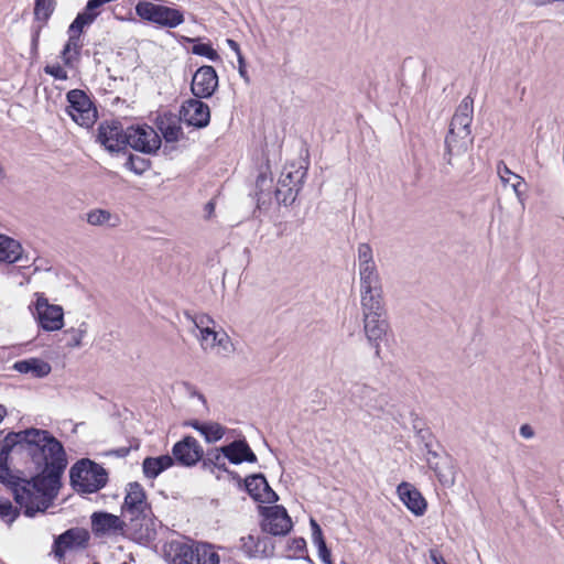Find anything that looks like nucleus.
<instances>
[{
  "label": "nucleus",
  "instance_id": "f257e3e1",
  "mask_svg": "<svg viewBox=\"0 0 564 564\" xmlns=\"http://www.w3.org/2000/svg\"><path fill=\"white\" fill-rule=\"evenodd\" d=\"M18 434L20 453L25 452L35 466L31 481L43 487L50 494L48 498L55 500L68 465L63 443L50 431L33 426L18 431Z\"/></svg>",
  "mask_w": 564,
  "mask_h": 564
},
{
  "label": "nucleus",
  "instance_id": "f03ea898",
  "mask_svg": "<svg viewBox=\"0 0 564 564\" xmlns=\"http://www.w3.org/2000/svg\"><path fill=\"white\" fill-rule=\"evenodd\" d=\"M359 275L364 330L369 345L375 348V356L380 358V343L390 327L383 302L381 279L376 264L360 267Z\"/></svg>",
  "mask_w": 564,
  "mask_h": 564
},
{
  "label": "nucleus",
  "instance_id": "7ed1b4c3",
  "mask_svg": "<svg viewBox=\"0 0 564 564\" xmlns=\"http://www.w3.org/2000/svg\"><path fill=\"white\" fill-rule=\"evenodd\" d=\"M0 484L11 491L14 502L23 509L26 518L44 513L54 503V499L48 498L50 494L31 481V477L13 474L9 460L0 459Z\"/></svg>",
  "mask_w": 564,
  "mask_h": 564
},
{
  "label": "nucleus",
  "instance_id": "20e7f679",
  "mask_svg": "<svg viewBox=\"0 0 564 564\" xmlns=\"http://www.w3.org/2000/svg\"><path fill=\"white\" fill-rule=\"evenodd\" d=\"M108 481V470L90 458H80L69 468V484L79 495L98 492Z\"/></svg>",
  "mask_w": 564,
  "mask_h": 564
},
{
  "label": "nucleus",
  "instance_id": "39448f33",
  "mask_svg": "<svg viewBox=\"0 0 564 564\" xmlns=\"http://www.w3.org/2000/svg\"><path fill=\"white\" fill-rule=\"evenodd\" d=\"M172 564H218L219 555L207 543L187 544L172 541L164 550Z\"/></svg>",
  "mask_w": 564,
  "mask_h": 564
},
{
  "label": "nucleus",
  "instance_id": "423d86ee",
  "mask_svg": "<svg viewBox=\"0 0 564 564\" xmlns=\"http://www.w3.org/2000/svg\"><path fill=\"white\" fill-rule=\"evenodd\" d=\"M134 11L142 21L161 29H174L185 21L183 10L145 0H140Z\"/></svg>",
  "mask_w": 564,
  "mask_h": 564
},
{
  "label": "nucleus",
  "instance_id": "0eeeda50",
  "mask_svg": "<svg viewBox=\"0 0 564 564\" xmlns=\"http://www.w3.org/2000/svg\"><path fill=\"white\" fill-rule=\"evenodd\" d=\"M66 100L68 106L65 111L73 121L83 128H93L98 112L87 93L78 88L70 89L66 93Z\"/></svg>",
  "mask_w": 564,
  "mask_h": 564
},
{
  "label": "nucleus",
  "instance_id": "6e6552de",
  "mask_svg": "<svg viewBox=\"0 0 564 564\" xmlns=\"http://www.w3.org/2000/svg\"><path fill=\"white\" fill-rule=\"evenodd\" d=\"M128 128L119 119L102 120L98 123L96 142L110 154H126Z\"/></svg>",
  "mask_w": 564,
  "mask_h": 564
},
{
  "label": "nucleus",
  "instance_id": "1a4fd4ad",
  "mask_svg": "<svg viewBox=\"0 0 564 564\" xmlns=\"http://www.w3.org/2000/svg\"><path fill=\"white\" fill-rule=\"evenodd\" d=\"M307 174V167L295 166L284 167L278 181L274 196L280 205L285 207L293 205L299 193L303 188L304 180Z\"/></svg>",
  "mask_w": 564,
  "mask_h": 564
},
{
  "label": "nucleus",
  "instance_id": "9d476101",
  "mask_svg": "<svg viewBox=\"0 0 564 564\" xmlns=\"http://www.w3.org/2000/svg\"><path fill=\"white\" fill-rule=\"evenodd\" d=\"M258 509L261 516V533L285 536L292 531L293 522L284 506H259Z\"/></svg>",
  "mask_w": 564,
  "mask_h": 564
},
{
  "label": "nucleus",
  "instance_id": "9b49d317",
  "mask_svg": "<svg viewBox=\"0 0 564 564\" xmlns=\"http://www.w3.org/2000/svg\"><path fill=\"white\" fill-rule=\"evenodd\" d=\"M127 137H129L127 149L131 148L142 154L155 155L162 145L161 137L147 123L129 126Z\"/></svg>",
  "mask_w": 564,
  "mask_h": 564
},
{
  "label": "nucleus",
  "instance_id": "f8f14e48",
  "mask_svg": "<svg viewBox=\"0 0 564 564\" xmlns=\"http://www.w3.org/2000/svg\"><path fill=\"white\" fill-rule=\"evenodd\" d=\"M33 315L39 328L44 332H56L64 326L63 307L57 304H50L44 294L36 293Z\"/></svg>",
  "mask_w": 564,
  "mask_h": 564
},
{
  "label": "nucleus",
  "instance_id": "ddd939ff",
  "mask_svg": "<svg viewBox=\"0 0 564 564\" xmlns=\"http://www.w3.org/2000/svg\"><path fill=\"white\" fill-rule=\"evenodd\" d=\"M89 541L88 530L79 527L69 528L54 536L52 554L58 562H62L67 551L84 550L88 546Z\"/></svg>",
  "mask_w": 564,
  "mask_h": 564
},
{
  "label": "nucleus",
  "instance_id": "4468645a",
  "mask_svg": "<svg viewBox=\"0 0 564 564\" xmlns=\"http://www.w3.org/2000/svg\"><path fill=\"white\" fill-rule=\"evenodd\" d=\"M437 446L443 448L438 443ZM426 462L442 486L452 487L455 484L457 467L454 457L449 453L445 449L441 452L430 451V454L426 455Z\"/></svg>",
  "mask_w": 564,
  "mask_h": 564
},
{
  "label": "nucleus",
  "instance_id": "2eb2a0df",
  "mask_svg": "<svg viewBox=\"0 0 564 564\" xmlns=\"http://www.w3.org/2000/svg\"><path fill=\"white\" fill-rule=\"evenodd\" d=\"M203 456L204 448L192 435H185L172 447L171 457L174 459V465L191 468L200 463Z\"/></svg>",
  "mask_w": 564,
  "mask_h": 564
},
{
  "label": "nucleus",
  "instance_id": "dca6fc26",
  "mask_svg": "<svg viewBox=\"0 0 564 564\" xmlns=\"http://www.w3.org/2000/svg\"><path fill=\"white\" fill-rule=\"evenodd\" d=\"M219 87L217 70L212 65L199 66L192 76L191 93L193 97L212 98Z\"/></svg>",
  "mask_w": 564,
  "mask_h": 564
},
{
  "label": "nucleus",
  "instance_id": "f3484780",
  "mask_svg": "<svg viewBox=\"0 0 564 564\" xmlns=\"http://www.w3.org/2000/svg\"><path fill=\"white\" fill-rule=\"evenodd\" d=\"M204 98H188L180 107L183 123L195 129H204L210 123V108L203 101Z\"/></svg>",
  "mask_w": 564,
  "mask_h": 564
},
{
  "label": "nucleus",
  "instance_id": "a211bd4d",
  "mask_svg": "<svg viewBox=\"0 0 564 564\" xmlns=\"http://www.w3.org/2000/svg\"><path fill=\"white\" fill-rule=\"evenodd\" d=\"M161 525L162 522L154 516L153 511L132 516L129 522L132 540L141 545H148L155 541L156 529Z\"/></svg>",
  "mask_w": 564,
  "mask_h": 564
},
{
  "label": "nucleus",
  "instance_id": "6ab92c4d",
  "mask_svg": "<svg viewBox=\"0 0 564 564\" xmlns=\"http://www.w3.org/2000/svg\"><path fill=\"white\" fill-rule=\"evenodd\" d=\"M56 6V0H34V21L37 25L31 28V58L35 59L39 55V43L42 29L47 24Z\"/></svg>",
  "mask_w": 564,
  "mask_h": 564
},
{
  "label": "nucleus",
  "instance_id": "aec40b11",
  "mask_svg": "<svg viewBox=\"0 0 564 564\" xmlns=\"http://www.w3.org/2000/svg\"><path fill=\"white\" fill-rule=\"evenodd\" d=\"M152 507L147 501V494L142 485L138 481H132L127 485L126 496L121 506V513H129L131 516L151 513Z\"/></svg>",
  "mask_w": 564,
  "mask_h": 564
},
{
  "label": "nucleus",
  "instance_id": "412c9836",
  "mask_svg": "<svg viewBox=\"0 0 564 564\" xmlns=\"http://www.w3.org/2000/svg\"><path fill=\"white\" fill-rule=\"evenodd\" d=\"M91 531L96 536L123 532L128 524L116 514L107 511H95L90 516Z\"/></svg>",
  "mask_w": 564,
  "mask_h": 564
},
{
  "label": "nucleus",
  "instance_id": "4be33fe9",
  "mask_svg": "<svg viewBox=\"0 0 564 564\" xmlns=\"http://www.w3.org/2000/svg\"><path fill=\"white\" fill-rule=\"evenodd\" d=\"M220 452H223L227 460L232 465H240L242 463L254 464L258 462L256 453L252 451L245 436H240L221 445Z\"/></svg>",
  "mask_w": 564,
  "mask_h": 564
},
{
  "label": "nucleus",
  "instance_id": "5701e85b",
  "mask_svg": "<svg viewBox=\"0 0 564 564\" xmlns=\"http://www.w3.org/2000/svg\"><path fill=\"white\" fill-rule=\"evenodd\" d=\"M397 494L402 503L413 516L422 517L426 512L427 501L414 485L402 481L397 487Z\"/></svg>",
  "mask_w": 564,
  "mask_h": 564
},
{
  "label": "nucleus",
  "instance_id": "b1692460",
  "mask_svg": "<svg viewBox=\"0 0 564 564\" xmlns=\"http://www.w3.org/2000/svg\"><path fill=\"white\" fill-rule=\"evenodd\" d=\"M181 122H183L182 115L172 111H165L154 120L158 130L162 134L161 139L163 138L166 143H175L183 138Z\"/></svg>",
  "mask_w": 564,
  "mask_h": 564
},
{
  "label": "nucleus",
  "instance_id": "393cba45",
  "mask_svg": "<svg viewBox=\"0 0 564 564\" xmlns=\"http://www.w3.org/2000/svg\"><path fill=\"white\" fill-rule=\"evenodd\" d=\"M473 113L474 98L468 95L458 105L449 123L451 127L457 128V130L463 132L462 139L467 138L471 133L470 124L473 122Z\"/></svg>",
  "mask_w": 564,
  "mask_h": 564
},
{
  "label": "nucleus",
  "instance_id": "a878e982",
  "mask_svg": "<svg viewBox=\"0 0 564 564\" xmlns=\"http://www.w3.org/2000/svg\"><path fill=\"white\" fill-rule=\"evenodd\" d=\"M226 456L220 452L219 447H213L209 448L206 454L204 453V456L200 460V468L203 470H208L212 474L215 473V469L219 471H224L228 475L229 479H238L239 474L235 470H231L228 468V466L225 463Z\"/></svg>",
  "mask_w": 564,
  "mask_h": 564
},
{
  "label": "nucleus",
  "instance_id": "bb28decb",
  "mask_svg": "<svg viewBox=\"0 0 564 564\" xmlns=\"http://www.w3.org/2000/svg\"><path fill=\"white\" fill-rule=\"evenodd\" d=\"M172 466H174V459L170 454L147 456L142 462V471L145 478L155 479Z\"/></svg>",
  "mask_w": 564,
  "mask_h": 564
},
{
  "label": "nucleus",
  "instance_id": "cd10ccee",
  "mask_svg": "<svg viewBox=\"0 0 564 564\" xmlns=\"http://www.w3.org/2000/svg\"><path fill=\"white\" fill-rule=\"evenodd\" d=\"M13 369L20 373H31L34 378H44L52 371L47 361L35 357L15 361Z\"/></svg>",
  "mask_w": 564,
  "mask_h": 564
},
{
  "label": "nucleus",
  "instance_id": "c85d7f7f",
  "mask_svg": "<svg viewBox=\"0 0 564 564\" xmlns=\"http://www.w3.org/2000/svg\"><path fill=\"white\" fill-rule=\"evenodd\" d=\"M240 491H245L254 502H262V494L260 492L261 481H265L263 473L250 474L245 478L239 475L238 479H232Z\"/></svg>",
  "mask_w": 564,
  "mask_h": 564
},
{
  "label": "nucleus",
  "instance_id": "c756f323",
  "mask_svg": "<svg viewBox=\"0 0 564 564\" xmlns=\"http://www.w3.org/2000/svg\"><path fill=\"white\" fill-rule=\"evenodd\" d=\"M24 259L21 243L3 234H0V262L14 263Z\"/></svg>",
  "mask_w": 564,
  "mask_h": 564
},
{
  "label": "nucleus",
  "instance_id": "7c9ffc66",
  "mask_svg": "<svg viewBox=\"0 0 564 564\" xmlns=\"http://www.w3.org/2000/svg\"><path fill=\"white\" fill-rule=\"evenodd\" d=\"M310 525L312 530V541L314 545L317 547L319 560L324 564H333L332 550L328 547L326 543V539L324 536V532L321 525L314 518L310 519Z\"/></svg>",
  "mask_w": 564,
  "mask_h": 564
},
{
  "label": "nucleus",
  "instance_id": "2f4dec72",
  "mask_svg": "<svg viewBox=\"0 0 564 564\" xmlns=\"http://www.w3.org/2000/svg\"><path fill=\"white\" fill-rule=\"evenodd\" d=\"M270 166L269 163L265 164V170H261L257 176L256 180V199H257V207L259 209L262 208V206L270 203L271 196L270 192L268 189L271 187L272 177L268 176V173H270Z\"/></svg>",
  "mask_w": 564,
  "mask_h": 564
},
{
  "label": "nucleus",
  "instance_id": "473e14b6",
  "mask_svg": "<svg viewBox=\"0 0 564 564\" xmlns=\"http://www.w3.org/2000/svg\"><path fill=\"white\" fill-rule=\"evenodd\" d=\"M185 40L186 42L193 43L191 52L194 55L206 57L212 62H219L221 59L210 42H203L199 37H185Z\"/></svg>",
  "mask_w": 564,
  "mask_h": 564
},
{
  "label": "nucleus",
  "instance_id": "72a5a7b5",
  "mask_svg": "<svg viewBox=\"0 0 564 564\" xmlns=\"http://www.w3.org/2000/svg\"><path fill=\"white\" fill-rule=\"evenodd\" d=\"M204 318L209 319L208 316L203 315L199 317V321H197V319L193 321L195 326L197 328H199V330H200L202 346H204V348H206V346L214 347L216 345H221L224 337H227V335L223 334L220 336L219 333L215 332L214 329H212L209 327H200V325L204 324Z\"/></svg>",
  "mask_w": 564,
  "mask_h": 564
},
{
  "label": "nucleus",
  "instance_id": "f704fd0d",
  "mask_svg": "<svg viewBox=\"0 0 564 564\" xmlns=\"http://www.w3.org/2000/svg\"><path fill=\"white\" fill-rule=\"evenodd\" d=\"M227 429L218 422L205 421L203 426L199 429V434L204 437L208 444L220 441L226 434Z\"/></svg>",
  "mask_w": 564,
  "mask_h": 564
},
{
  "label": "nucleus",
  "instance_id": "c9c22d12",
  "mask_svg": "<svg viewBox=\"0 0 564 564\" xmlns=\"http://www.w3.org/2000/svg\"><path fill=\"white\" fill-rule=\"evenodd\" d=\"M20 453V441L18 431H10L0 443V459L11 462V453Z\"/></svg>",
  "mask_w": 564,
  "mask_h": 564
},
{
  "label": "nucleus",
  "instance_id": "e433bc0d",
  "mask_svg": "<svg viewBox=\"0 0 564 564\" xmlns=\"http://www.w3.org/2000/svg\"><path fill=\"white\" fill-rule=\"evenodd\" d=\"M127 161L124 167L135 175H143L148 170L151 169L152 162L150 159H145L133 154L127 150Z\"/></svg>",
  "mask_w": 564,
  "mask_h": 564
},
{
  "label": "nucleus",
  "instance_id": "4c0bfd02",
  "mask_svg": "<svg viewBox=\"0 0 564 564\" xmlns=\"http://www.w3.org/2000/svg\"><path fill=\"white\" fill-rule=\"evenodd\" d=\"M104 4L98 2L97 0H88L85 8L77 13L76 18L79 22L84 23V25L89 26L95 22V20L100 14V8Z\"/></svg>",
  "mask_w": 564,
  "mask_h": 564
},
{
  "label": "nucleus",
  "instance_id": "58836bf2",
  "mask_svg": "<svg viewBox=\"0 0 564 564\" xmlns=\"http://www.w3.org/2000/svg\"><path fill=\"white\" fill-rule=\"evenodd\" d=\"M23 509L14 507L8 498L0 497V519L10 527L21 514Z\"/></svg>",
  "mask_w": 564,
  "mask_h": 564
},
{
  "label": "nucleus",
  "instance_id": "ea45409f",
  "mask_svg": "<svg viewBox=\"0 0 564 564\" xmlns=\"http://www.w3.org/2000/svg\"><path fill=\"white\" fill-rule=\"evenodd\" d=\"M88 324L86 322H82L78 328L70 327L64 330V335L68 337L66 341V346L68 348H75L82 346V339L87 334Z\"/></svg>",
  "mask_w": 564,
  "mask_h": 564
},
{
  "label": "nucleus",
  "instance_id": "a19ab883",
  "mask_svg": "<svg viewBox=\"0 0 564 564\" xmlns=\"http://www.w3.org/2000/svg\"><path fill=\"white\" fill-rule=\"evenodd\" d=\"M258 549H256L257 557H269L274 555V542L272 535L258 532Z\"/></svg>",
  "mask_w": 564,
  "mask_h": 564
},
{
  "label": "nucleus",
  "instance_id": "79ce46f5",
  "mask_svg": "<svg viewBox=\"0 0 564 564\" xmlns=\"http://www.w3.org/2000/svg\"><path fill=\"white\" fill-rule=\"evenodd\" d=\"M307 547L306 541L302 536L293 538L286 541L285 551L288 554L285 556L290 558H296L300 553H303Z\"/></svg>",
  "mask_w": 564,
  "mask_h": 564
},
{
  "label": "nucleus",
  "instance_id": "37998d69",
  "mask_svg": "<svg viewBox=\"0 0 564 564\" xmlns=\"http://www.w3.org/2000/svg\"><path fill=\"white\" fill-rule=\"evenodd\" d=\"M258 532L250 533L240 539V549L248 557H257L256 549H258Z\"/></svg>",
  "mask_w": 564,
  "mask_h": 564
},
{
  "label": "nucleus",
  "instance_id": "c03bdc74",
  "mask_svg": "<svg viewBox=\"0 0 564 564\" xmlns=\"http://www.w3.org/2000/svg\"><path fill=\"white\" fill-rule=\"evenodd\" d=\"M358 260L359 268L368 265H375L372 249L369 243H359L358 246Z\"/></svg>",
  "mask_w": 564,
  "mask_h": 564
},
{
  "label": "nucleus",
  "instance_id": "a18cd8bd",
  "mask_svg": "<svg viewBox=\"0 0 564 564\" xmlns=\"http://www.w3.org/2000/svg\"><path fill=\"white\" fill-rule=\"evenodd\" d=\"M111 217V214L104 209H96L87 215V221L90 225L99 226L106 224Z\"/></svg>",
  "mask_w": 564,
  "mask_h": 564
},
{
  "label": "nucleus",
  "instance_id": "49530a36",
  "mask_svg": "<svg viewBox=\"0 0 564 564\" xmlns=\"http://www.w3.org/2000/svg\"><path fill=\"white\" fill-rule=\"evenodd\" d=\"M139 447H140L139 440L132 438L130 446H123V447L110 449L109 452H107V455L116 456L119 458H124L130 454L131 449H138Z\"/></svg>",
  "mask_w": 564,
  "mask_h": 564
},
{
  "label": "nucleus",
  "instance_id": "de8ad7c7",
  "mask_svg": "<svg viewBox=\"0 0 564 564\" xmlns=\"http://www.w3.org/2000/svg\"><path fill=\"white\" fill-rule=\"evenodd\" d=\"M45 74L52 76L54 79L57 80H66L68 79L67 72L58 64H52L46 65L44 67Z\"/></svg>",
  "mask_w": 564,
  "mask_h": 564
},
{
  "label": "nucleus",
  "instance_id": "09e8293b",
  "mask_svg": "<svg viewBox=\"0 0 564 564\" xmlns=\"http://www.w3.org/2000/svg\"><path fill=\"white\" fill-rule=\"evenodd\" d=\"M456 129L457 128H453L449 126L448 132L445 137L444 145L448 153L451 152V149L457 148L458 138L462 139L463 135V132H460L459 130H457L456 132Z\"/></svg>",
  "mask_w": 564,
  "mask_h": 564
},
{
  "label": "nucleus",
  "instance_id": "8fccbe9b",
  "mask_svg": "<svg viewBox=\"0 0 564 564\" xmlns=\"http://www.w3.org/2000/svg\"><path fill=\"white\" fill-rule=\"evenodd\" d=\"M262 484V502L261 503H272L275 505L279 501V495L271 488L268 479L265 481H261Z\"/></svg>",
  "mask_w": 564,
  "mask_h": 564
},
{
  "label": "nucleus",
  "instance_id": "3c124183",
  "mask_svg": "<svg viewBox=\"0 0 564 564\" xmlns=\"http://www.w3.org/2000/svg\"><path fill=\"white\" fill-rule=\"evenodd\" d=\"M415 436L424 444V448L426 449V455L430 454V451H435L433 448V444H432V440H433L434 435L431 432L430 427H425L421 431H417V433H415Z\"/></svg>",
  "mask_w": 564,
  "mask_h": 564
},
{
  "label": "nucleus",
  "instance_id": "603ef678",
  "mask_svg": "<svg viewBox=\"0 0 564 564\" xmlns=\"http://www.w3.org/2000/svg\"><path fill=\"white\" fill-rule=\"evenodd\" d=\"M59 57L66 67L72 68L74 66V62H77L80 56L76 55L75 52H73L66 44H64Z\"/></svg>",
  "mask_w": 564,
  "mask_h": 564
},
{
  "label": "nucleus",
  "instance_id": "864d4df0",
  "mask_svg": "<svg viewBox=\"0 0 564 564\" xmlns=\"http://www.w3.org/2000/svg\"><path fill=\"white\" fill-rule=\"evenodd\" d=\"M514 183H512V189L517 196V198L519 199V202L521 203V205L524 207V191L522 187H527V183L524 182L523 177H521L520 175H514Z\"/></svg>",
  "mask_w": 564,
  "mask_h": 564
},
{
  "label": "nucleus",
  "instance_id": "5fc2aeb1",
  "mask_svg": "<svg viewBox=\"0 0 564 564\" xmlns=\"http://www.w3.org/2000/svg\"><path fill=\"white\" fill-rule=\"evenodd\" d=\"M497 173L503 184H507L509 182V176L514 177L516 175L503 161H499L497 163Z\"/></svg>",
  "mask_w": 564,
  "mask_h": 564
},
{
  "label": "nucleus",
  "instance_id": "6e6d98bb",
  "mask_svg": "<svg viewBox=\"0 0 564 564\" xmlns=\"http://www.w3.org/2000/svg\"><path fill=\"white\" fill-rule=\"evenodd\" d=\"M76 55L80 56L82 48L84 43L82 41V36L77 35H68V40L65 43Z\"/></svg>",
  "mask_w": 564,
  "mask_h": 564
},
{
  "label": "nucleus",
  "instance_id": "4d7b16f0",
  "mask_svg": "<svg viewBox=\"0 0 564 564\" xmlns=\"http://www.w3.org/2000/svg\"><path fill=\"white\" fill-rule=\"evenodd\" d=\"M237 59H238V73H239L240 77L245 80V83L247 85H249L251 80H250V77H249V74L247 70V61L242 54H239V57H237Z\"/></svg>",
  "mask_w": 564,
  "mask_h": 564
},
{
  "label": "nucleus",
  "instance_id": "13d9d810",
  "mask_svg": "<svg viewBox=\"0 0 564 564\" xmlns=\"http://www.w3.org/2000/svg\"><path fill=\"white\" fill-rule=\"evenodd\" d=\"M85 28H87V26L84 25V23L79 22L77 19H74L73 22L68 26L67 33H68V35L82 36Z\"/></svg>",
  "mask_w": 564,
  "mask_h": 564
},
{
  "label": "nucleus",
  "instance_id": "bf43d9fd",
  "mask_svg": "<svg viewBox=\"0 0 564 564\" xmlns=\"http://www.w3.org/2000/svg\"><path fill=\"white\" fill-rule=\"evenodd\" d=\"M410 417L414 433L426 427L424 420L415 412H411Z\"/></svg>",
  "mask_w": 564,
  "mask_h": 564
},
{
  "label": "nucleus",
  "instance_id": "052dcab7",
  "mask_svg": "<svg viewBox=\"0 0 564 564\" xmlns=\"http://www.w3.org/2000/svg\"><path fill=\"white\" fill-rule=\"evenodd\" d=\"M430 560L432 564H444L446 562L441 552L435 549L430 550Z\"/></svg>",
  "mask_w": 564,
  "mask_h": 564
},
{
  "label": "nucleus",
  "instance_id": "680f3d73",
  "mask_svg": "<svg viewBox=\"0 0 564 564\" xmlns=\"http://www.w3.org/2000/svg\"><path fill=\"white\" fill-rule=\"evenodd\" d=\"M519 433H520V435H521L522 437H524V438H531V437H533V436H534V430H533V427H532L530 424H528V423L522 424V425L520 426Z\"/></svg>",
  "mask_w": 564,
  "mask_h": 564
},
{
  "label": "nucleus",
  "instance_id": "e2e57ef3",
  "mask_svg": "<svg viewBox=\"0 0 564 564\" xmlns=\"http://www.w3.org/2000/svg\"><path fill=\"white\" fill-rule=\"evenodd\" d=\"M205 421H199L197 419H191L183 423L184 426H189L195 431L199 432V429L203 426Z\"/></svg>",
  "mask_w": 564,
  "mask_h": 564
},
{
  "label": "nucleus",
  "instance_id": "0e129e2a",
  "mask_svg": "<svg viewBox=\"0 0 564 564\" xmlns=\"http://www.w3.org/2000/svg\"><path fill=\"white\" fill-rule=\"evenodd\" d=\"M226 43L230 47V50H232L236 53L237 57H239V54H242L241 50H240V45L237 41H235L232 39H227Z\"/></svg>",
  "mask_w": 564,
  "mask_h": 564
},
{
  "label": "nucleus",
  "instance_id": "69168bd1",
  "mask_svg": "<svg viewBox=\"0 0 564 564\" xmlns=\"http://www.w3.org/2000/svg\"><path fill=\"white\" fill-rule=\"evenodd\" d=\"M204 210L206 213V217L207 218H210L212 215L214 214L215 212V202L212 199L209 202L206 203L205 207H204Z\"/></svg>",
  "mask_w": 564,
  "mask_h": 564
},
{
  "label": "nucleus",
  "instance_id": "338daca9",
  "mask_svg": "<svg viewBox=\"0 0 564 564\" xmlns=\"http://www.w3.org/2000/svg\"><path fill=\"white\" fill-rule=\"evenodd\" d=\"M296 560H304L305 562L310 563V564H314V561L312 560V557L308 555V552H307V547L305 549V551L303 553H300L297 556H296Z\"/></svg>",
  "mask_w": 564,
  "mask_h": 564
},
{
  "label": "nucleus",
  "instance_id": "774afa93",
  "mask_svg": "<svg viewBox=\"0 0 564 564\" xmlns=\"http://www.w3.org/2000/svg\"><path fill=\"white\" fill-rule=\"evenodd\" d=\"M455 154V149H451V152L448 153L447 150L445 149L444 151V155H443V159L444 161L446 162V164L448 165H452V159H453V155Z\"/></svg>",
  "mask_w": 564,
  "mask_h": 564
}]
</instances>
